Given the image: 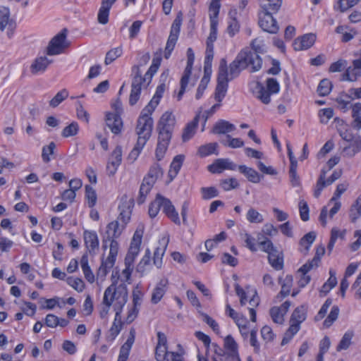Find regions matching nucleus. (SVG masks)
<instances>
[{"label": "nucleus", "instance_id": "nucleus-1", "mask_svg": "<svg viewBox=\"0 0 361 361\" xmlns=\"http://www.w3.org/2000/svg\"><path fill=\"white\" fill-rule=\"evenodd\" d=\"M246 52L238 54L235 60L230 63L228 68L226 61L222 59L219 67L217 85L215 89L214 98L221 102L227 92L228 82L238 77L241 71L247 68V61L250 59Z\"/></svg>", "mask_w": 361, "mask_h": 361}, {"label": "nucleus", "instance_id": "nucleus-2", "mask_svg": "<svg viewBox=\"0 0 361 361\" xmlns=\"http://www.w3.org/2000/svg\"><path fill=\"white\" fill-rule=\"evenodd\" d=\"M161 59L160 57L154 58L152 59V65L143 77L142 76L141 71L139 69V66H133L132 73L133 74V78L129 97V104L131 106L135 105L138 101L140 96L142 84L147 82L148 85L150 82L153 75L157 72L161 64Z\"/></svg>", "mask_w": 361, "mask_h": 361}, {"label": "nucleus", "instance_id": "nucleus-3", "mask_svg": "<svg viewBox=\"0 0 361 361\" xmlns=\"http://www.w3.org/2000/svg\"><path fill=\"white\" fill-rule=\"evenodd\" d=\"M127 299L128 292L124 286L116 287L115 284H111L104 291L102 303L106 306H111L115 302L114 310L116 312H121Z\"/></svg>", "mask_w": 361, "mask_h": 361}, {"label": "nucleus", "instance_id": "nucleus-4", "mask_svg": "<svg viewBox=\"0 0 361 361\" xmlns=\"http://www.w3.org/2000/svg\"><path fill=\"white\" fill-rule=\"evenodd\" d=\"M252 50L248 48L243 49L238 54L242 52H246L250 58L248 61H247V68L250 67V72L254 73L259 71L262 66V59L259 56V54H264L266 52V47L264 44L263 40L256 38L253 39L250 44Z\"/></svg>", "mask_w": 361, "mask_h": 361}, {"label": "nucleus", "instance_id": "nucleus-5", "mask_svg": "<svg viewBox=\"0 0 361 361\" xmlns=\"http://www.w3.org/2000/svg\"><path fill=\"white\" fill-rule=\"evenodd\" d=\"M153 119L146 114H140L137 119L136 133L138 135L137 140L140 144L146 143L152 135L153 127Z\"/></svg>", "mask_w": 361, "mask_h": 361}, {"label": "nucleus", "instance_id": "nucleus-6", "mask_svg": "<svg viewBox=\"0 0 361 361\" xmlns=\"http://www.w3.org/2000/svg\"><path fill=\"white\" fill-rule=\"evenodd\" d=\"M175 125L176 118L172 112H164L157 123L158 136L171 139Z\"/></svg>", "mask_w": 361, "mask_h": 361}, {"label": "nucleus", "instance_id": "nucleus-7", "mask_svg": "<svg viewBox=\"0 0 361 361\" xmlns=\"http://www.w3.org/2000/svg\"><path fill=\"white\" fill-rule=\"evenodd\" d=\"M181 24L182 18L178 16L172 23L170 35L166 42L164 51V58L166 59L170 57L171 52L175 47L180 31Z\"/></svg>", "mask_w": 361, "mask_h": 361}, {"label": "nucleus", "instance_id": "nucleus-8", "mask_svg": "<svg viewBox=\"0 0 361 361\" xmlns=\"http://www.w3.org/2000/svg\"><path fill=\"white\" fill-rule=\"evenodd\" d=\"M187 58V65L180 81V88L177 95V99L178 101L182 99L192 73V66L195 61V54L192 48L188 49Z\"/></svg>", "mask_w": 361, "mask_h": 361}, {"label": "nucleus", "instance_id": "nucleus-9", "mask_svg": "<svg viewBox=\"0 0 361 361\" xmlns=\"http://www.w3.org/2000/svg\"><path fill=\"white\" fill-rule=\"evenodd\" d=\"M274 13L261 11L259 13V25L265 32L276 34L279 31V25L273 17Z\"/></svg>", "mask_w": 361, "mask_h": 361}, {"label": "nucleus", "instance_id": "nucleus-10", "mask_svg": "<svg viewBox=\"0 0 361 361\" xmlns=\"http://www.w3.org/2000/svg\"><path fill=\"white\" fill-rule=\"evenodd\" d=\"M67 30L63 29L61 32L54 36L49 43L47 48V54L49 56L57 55L63 52L65 48Z\"/></svg>", "mask_w": 361, "mask_h": 361}, {"label": "nucleus", "instance_id": "nucleus-11", "mask_svg": "<svg viewBox=\"0 0 361 361\" xmlns=\"http://www.w3.org/2000/svg\"><path fill=\"white\" fill-rule=\"evenodd\" d=\"M341 176V171H335L333 172L331 176L327 180H326V171L322 170L316 184V187L314 191V196L315 197H319L324 188L331 185L334 181L338 180Z\"/></svg>", "mask_w": 361, "mask_h": 361}, {"label": "nucleus", "instance_id": "nucleus-12", "mask_svg": "<svg viewBox=\"0 0 361 361\" xmlns=\"http://www.w3.org/2000/svg\"><path fill=\"white\" fill-rule=\"evenodd\" d=\"M6 27L8 28L7 35L11 38L16 27V23L10 16V11L8 8L0 7V30L3 32Z\"/></svg>", "mask_w": 361, "mask_h": 361}, {"label": "nucleus", "instance_id": "nucleus-13", "mask_svg": "<svg viewBox=\"0 0 361 361\" xmlns=\"http://www.w3.org/2000/svg\"><path fill=\"white\" fill-rule=\"evenodd\" d=\"M359 54L360 57L353 60L352 65L346 68L345 72L342 75V80L354 82L361 77V49Z\"/></svg>", "mask_w": 361, "mask_h": 361}, {"label": "nucleus", "instance_id": "nucleus-14", "mask_svg": "<svg viewBox=\"0 0 361 361\" xmlns=\"http://www.w3.org/2000/svg\"><path fill=\"white\" fill-rule=\"evenodd\" d=\"M121 161L122 149L121 146H116L112 152L106 165V171L109 176H114L116 173Z\"/></svg>", "mask_w": 361, "mask_h": 361}, {"label": "nucleus", "instance_id": "nucleus-15", "mask_svg": "<svg viewBox=\"0 0 361 361\" xmlns=\"http://www.w3.org/2000/svg\"><path fill=\"white\" fill-rule=\"evenodd\" d=\"M106 123L111 131L115 135L119 134L123 126L121 116L111 112L106 114Z\"/></svg>", "mask_w": 361, "mask_h": 361}, {"label": "nucleus", "instance_id": "nucleus-16", "mask_svg": "<svg viewBox=\"0 0 361 361\" xmlns=\"http://www.w3.org/2000/svg\"><path fill=\"white\" fill-rule=\"evenodd\" d=\"M316 40V35L308 33L294 40L293 48L295 51L305 50L310 48Z\"/></svg>", "mask_w": 361, "mask_h": 361}, {"label": "nucleus", "instance_id": "nucleus-17", "mask_svg": "<svg viewBox=\"0 0 361 361\" xmlns=\"http://www.w3.org/2000/svg\"><path fill=\"white\" fill-rule=\"evenodd\" d=\"M135 329L131 328L127 341L121 347L117 361H126L128 360L130 349L135 342Z\"/></svg>", "mask_w": 361, "mask_h": 361}, {"label": "nucleus", "instance_id": "nucleus-18", "mask_svg": "<svg viewBox=\"0 0 361 361\" xmlns=\"http://www.w3.org/2000/svg\"><path fill=\"white\" fill-rule=\"evenodd\" d=\"M236 166L228 159H218L208 166V170L212 173H220L224 169L234 170Z\"/></svg>", "mask_w": 361, "mask_h": 361}, {"label": "nucleus", "instance_id": "nucleus-19", "mask_svg": "<svg viewBox=\"0 0 361 361\" xmlns=\"http://www.w3.org/2000/svg\"><path fill=\"white\" fill-rule=\"evenodd\" d=\"M85 246L90 253L94 252L99 248V238L94 231L85 230L83 233Z\"/></svg>", "mask_w": 361, "mask_h": 361}, {"label": "nucleus", "instance_id": "nucleus-20", "mask_svg": "<svg viewBox=\"0 0 361 361\" xmlns=\"http://www.w3.org/2000/svg\"><path fill=\"white\" fill-rule=\"evenodd\" d=\"M168 283L167 279H162L157 284L152 293L151 302L153 304H157L161 300L166 292Z\"/></svg>", "mask_w": 361, "mask_h": 361}, {"label": "nucleus", "instance_id": "nucleus-21", "mask_svg": "<svg viewBox=\"0 0 361 361\" xmlns=\"http://www.w3.org/2000/svg\"><path fill=\"white\" fill-rule=\"evenodd\" d=\"M162 210L174 224L176 225L180 224L178 213L169 199L164 197Z\"/></svg>", "mask_w": 361, "mask_h": 361}, {"label": "nucleus", "instance_id": "nucleus-22", "mask_svg": "<svg viewBox=\"0 0 361 361\" xmlns=\"http://www.w3.org/2000/svg\"><path fill=\"white\" fill-rule=\"evenodd\" d=\"M51 63L52 60L49 59L47 56L37 57L31 64L30 71L34 75L44 73Z\"/></svg>", "mask_w": 361, "mask_h": 361}, {"label": "nucleus", "instance_id": "nucleus-23", "mask_svg": "<svg viewBox=\"0 0 361 361\" xmlns=\"http://www.w3.org/2000/svg\"><path fill=\"white\" fill-rule=\"evenodd\" d=\"M124 229L123 224H120L119 221L115 220L110 222L106 226V235L107 239L118 238Z\"/></svg>", "mask_w": 361, "mask_h": 361}, {"label": "nucleus", "instance_id": "nucleus-24", "mask_svg": "<svg viewBox=\"0 0 361 361\" xmlns=\"http://www.w3.org/2000/svg\"><path fill=\"white\" fill-rule=\"evenodd\" d=\"M121 312H116L115 318L111 326L109 334L106 336V341L112 342L121 332L123 327V322L121 317Z\"/></svg>", "mask_w": 361, "mask_h": 361}, {"label": "nucleus", "instance_id": "nucleus-25", "mask_svg": "<svg viewBox=\"0 0 361 361\" xmlns=\"http://www.w3.org/2000/svg\"><path fill=\"white\" fill-rule=\"evenodd\" d=\"M348 145L344 147L343 152L348 157H353L361 151V136L355 135L353 140L348 142Z\"/></svg>", "mask_w": 361, "mask_h": 361}, {"label": "nucleus", "instance_id": "nucleus-26", "mask_svg": "<svg viewBox=\"0 0 361 361\" xmlns=\"http://www.w3.org/2000/svg\"><path fill=\"white\" fill-rule=\"evenodd\" d=\"M200 118V113L197 114L193 120L189 122L186 126L185 127L183 135L182 140L183 142H187L190 140L195 135L196 132V128L197 127L199 120Z\"/></svg>", "mask_w": 361, "mask_h": 361}, {"label": "nucleus", "instance_id": "nucleus-27", "mask_svg": "<svg viewBox=\"0 0 361 361\" xmlns=\"http://www.w3.org/2000/svg\"><path fill=\"white\" fill-rule=\"evenodd\" d=\"M142 232L141 231L136 230L133 239L130 243L128 255L137 257L140 252V247L142 243Z\"/></svg>", "mask_w": 361, "mask_h": 361}, {"label": "nucleus", "instance_id": "nucleus-28", "mask_svg": "<svg viewBox=\"0 0 361 361\" xmlns=\"http://www.w3.org/2000/svg\"><path fill=\"white\" fill-rule=\"evenodd\" d=\"M238 170L248 179L249 181L254 183H258L260 182L261 176L254 169L247 167L245 165H240L238 166Z\"/></svg>", "mask_w": 361, "mask_h": 361}, {"label": "nucleus", "instance_id": "nucleus-29", "mask_svg": "<svg viewBox=\"0 0 361 361\" xmlns=\"http://www.w3.org/2000/svg\"><path fill=\"white\" fill-rule=\"evenodd\" d=\"M235 127L233 124L225 120H220L214 125L212 133L214 134H226L233 131Z\"/></svg>", "mask_w": 361, "mask_h": 361}, {"label": "nucleus", "instance_id": "nucleus-30", "mask_svg": "<svg viewBox=\"0 0 361 361\" xmlns=\"http://www.w3.org/2000/svg\"><path fill=\"white\" fill-rule=\"evenodd\" d=\"M154 185V183L143 178L140 187L139 195L137 198V204H142L145 202L147 196L151 191Z\"/></svg>", "mask_w": 361, "mask_h": 361}, {"label": "nucleus", "instance_id": "nucleus-31", "mask_svg": "<svg viewBox=\"0 0 361 361\" xmlns=\"http://www.w3.org/2000/svg\"><path fill=\"white\" fill-rule=\"evenodd\" d=\"M325 253V248L323 245H319L317 247L316 253L314 257V258L311 260L303 264L302 269L307 271L311 270L314 267H317L319 265V263L320 262L321 257L324 255Z\"/></svg>", "mask_w": 361, "mask_h": 361}, {"label": "nucleus", "instance_id": "nucleus-32", "mask_svg": "<svg viewBox=\"0 0 361 361\" xmlns=\"http://www.w3.org/2000/svg\"><path fill=\"white\" fill-rule=\"evenodd\" d=\"M282 5V0H261L262 11L276 13Z\"/></svg>", "mask_w": 361, "mask_h": 361}, {"label": "nucleus", "instance_id": "nucleus-33", "mask_svg": "<svg viewBox=\"0 0 361 361\" xmlns=\"http://www.w3.org/2000/svg\"><path fill=\"white\" fill-rule=\"evenodd\" d=\"M350 109L352 110V117L353 118L352 126L353 128L359 130L361 129V102H356L351 104Z\"/></svg>", "mask_w": 361, "mask_h": 361}, {"label": "nucleus", "instance_id": "nucleus-34", "mask_svg": "<svg viewBox=\"0 0 361 361\" xmlns=\"http://www.w3.org/2000/svg\"><path fill=\"white\" fill-rule=\"evenodd\" d=\"M116 262L115 257L108 256L105 260H102V264L97 271V277L104 279L110 269L114 267Z\"/></svg>", "mask_w": 361, "mask_h": 361}, {"label": "nucleus", "instance_id": "nucleus-35", "mask_svg": "<svg viewBox=\"0 0 361 361\" xmlns=\"http://www.w3.org/2000/svg\"><path fill=\"white\" fill-rule=\"evenodd\" d=\"M164 200V196L160 194H157L154 200L150 203L148 213L151 218H154L158 214L160 208H163Z\"/></svg>", "mask_w": 361, "mask_h": 361}, {"label": "nucleus", "instance_id": "nucleus-36", "mask_svg": "<svg viewBox=\"0 0 361 361\" xmlns=\"http://www.w3.org/2000/svg\"><path fill=\"white\" fill-rule=\"evenodd\" d=\"M268 260L271 267L276 270H281L283 267V259L281 253L277 250L269 253Z\"/></svg>", "mask_w": 361, "mask_h": 361}, {"label": "nucleus", "instance_id": "nucleus-37", "mask_svg": "<svg viewBox=\"0 0 361 361\" xmlns=\"http://www.w3.org/2000/svg\"><path fill=\"white\" fill-rule=\"evenodd\" d=\"M171 139L170 138H166L158 136V143L156 148V157L157 159L160 161L164 157L169 145L170 143Z\"/></svg>", "mask_w": 361, "mask_h": 361}, {"label": "nucleus", "instance_id": "nucleus-38", "mask_svg": "<svg viewBox=\"0 0 361 361\" xmlns=\"http://www.w3.org/2000/svg\"><path fill=\"white\" fill-rule=\"evenodd\" d=\"M307 317V307L305 305H300L293 311L290 322H295L300 325Z\"/></svg>", "mask_w": 361, "mask_h": 361}, {"label": "nucleus", "instance_id": "nucleus-39", "mask_svg": "<svg viewBox=\"0 0 361 361\" xmlns=\"http://www.w3.org/2000/svg\"><path fill=\"white\" fill-rule=\"evenodd\" d=\"M183 159H184V156H183L181 154L176 155L173 158V159L170 165V169L169 171V176L171 180L173 179L178 173V172L181 168V166L183 164Z\"/></svg>", "mask_w": 361, "mask_h": 361}, {"label": "nucleus", "instance_id": "nucleus-40", "mask_svg": "<svg viewBox=\"0 0 361 361\" xmlns=\"http://www.w3.org/2000/svg\"><path fill=\"white\" fill-rule=\"evenodd\" d=\"M163 174L160 166L157 164L152 165L146 176L143 178L154 184H155L157 179Z\"/></svg>", "mask_w": 361, "mask_h": 361}, {"label": "nucleus", "instance_id": "nucleus-41", "mask_svg": "<svg viewBox=\"0 0 361 361\" xmlns=\"http://www.w3.org/2000/svg\"><path fill=\"white\" fill-rule=\"evenodd\" d=\"M293 279L291 275H287L283 283L281 282V278L280 277L279 279V282L281 284V290L277 297H281L283 298L288 295L293 286Z\"/></svg>", "mask_w": 361, "mask_h": 361}, {"label": "nucleus", "instance_id": "nucleus-42", "mask_svg": "<svg viewBox=\"0 0 361 361\" xmlns=\"http://www.w3.org/2000/svg\"><path fill=\"white\" fill-rule=\"evenodd\" d=\"M257 241L259 245L261 247V250L268 253V255H269V253L274 252V250H276V248L274 246L272 242L267 237H264L262 233H259L257 235Z\"/></svg>", "mask_w": 361, "mask_h": 361}, {"label": "nucleus", "instance_id": "nucleus-43", "mask_svg": "<svg viewBox=\"0 0 361 361\" xmlns=\"http://www.w3.org/2000/svg\"><path fill=\"white\" fill-rule=\"evenodd\" d=\"M256 88L257 90L256 95L257 98L264 104H269L271 102V94H272L259 82L257 83Z\"/></svg>", "mask_w": 361, "mask_h": 361}, {"label": "nucleus", "instance_id": "nucleus-44", "mask_svg": "<svg viewBox=\"0 0 361 361\" xmlns=\"http://www.w3.org/2000/svg\"><path fill=\"white\" fill-rule=\"evenodd\" d=\"M218 144L216 142H210L207 145H201L198 149V154L201 157H204L210 154H214L218 155L216 148Z\"/></svg>", "mask_w": 361, "mask_h": 361}, {"label": "nucleus", "instance_id": "nucleus-45", "mask_svg": "<svg viewBox=\"0 0 361 361\" xmlns=\"http://www.w3.org/2000/svg\"><path fill=\"white\" fill-rule=\"evenodd\" d=\"M300 329V325L295 322H290V325L288 330L284 334V336L281 341V345H285L288 343L293 337L298 332Z\"/></svg>", "mask_w": 361, "mask_h": 361}, {"label": "nucleus", "instance_id": "nucleus-46", "mask_svg": "<svg viewBox=\"0 0 361 361\" xmlns=\"http://www.w3.org/2000/svg\"><path fill=\"white\" fill-rule=\"evenodd\" d=\"M80 265L87 281L90 283H93L94 281V275L88 264V258L87 255H84L82 256Z\"/></svg>", "mask_w": 361, "mask_h": 361}, {"label": "nucleus", "instance_id": "nucleus-47", "mask_svg": "<svg viewBox=\"0 0 361 361\" xmlns=\"http://www.w3.org/2000/svg\"><path fill=\"white\" fill-rule=\"evenodd\" d=\"M220 1L212 0L209 8L210 23L218 24V16L220 11Z\"/></svg>", "mask_w": 361, "mask_h": 361}, {"label": "nucleus", "instance_id": "nucleus-48", "mask_svg": "<svg viewBox=\"0 0 361 361\" xmlns=\"http://www.w3.org/2000/svg\"><path fill=\"white\" fill-rule=\"evenodd\" d=\"M346 95L348 94L341 93L336 99V102L337 104V108L343 112H346L350 109L351 99H348Z\"/></svg>", "mask_w": 361, "mask_h": 361}, {"label": "nucleus", "instance_id": "nucleus-49", "mask_svg": "<svg viewBox=\"0 0 361 361\" xmlns=\"http://www.w3.org/2000/svg\"><path fill=\"white\" fill-rule=\"evenodd\" d=\"M250 307H248L250 320L253 322H256V310L255 308L259 304V298L257 295V293L255 290H253L252 298L249 300Z\"/></svg>", "mask_w": 361, "mask_h": 361}, {"label": "nucleus", "instance_id": "nucleus-50", "mask_svg": "<svg viewBox=\"0 0 361 361\" xmlns=\"http://www.w3.org/2000/svg\"><path fill=\"white\" fill-rule=\"evenodd\" d=\"M246 219L250 224H261L264 221L263 215L253 207L248 209Z\"/></svg>", "mask_w": 361, "mask_h": 361}, {"label": "nucleus", "instance_id": "nucleus-51", "mask_svg": "<svg viewBox=\"0 0 361 361\" xmlns=\"http://www.w3.org/2000/svg\"><path fill=\"white\" fill-rule=\"evenodd\" d=\"M331 82L328 79H323L320 81L317 87V91L319 96L325 97L327 96L331 92Z\"/></svg>", "mask_w": 361, "mask_h": 361}, {"label": "nucleus", "instance_id": "nucleus-52", "mask_svg": "<svg viewBox=\"0 0 361 361\" xmlns=\"http://www.w3.org/2000/svg\"><path fill=\"white\" fill-rule=\"evenodd\" d=\"M316 238V233L314 231H310L305 235L300 240V245L304 247L305 252H307L311 245L313 243Z\"/></svg>", "mask_w": 361, "mask_h": 361}, {"label": "nucleus", "instance_id": "nucleus-53", "mask_svg": "<svg viewBox=\"0 0 361 361\" xmlns=\"http://www.w3.org/2000/svg\"><path fill=\"white\" fill-rule=\"evenodd\" d=\"M353 337V331H347L344 334L343 336L341 341L339 342L338 345L336 347L337 351H341L343 350L348 349L350 344H351V340Z\"/></svg>", "mask_w": 361, "mask_h": 361}, {"label": "nucleus", "instance_id": "nucleus-54", "mask_svg": "<svg viewBox=\"0 0 361 361\" xmlns=\"http://www.w3.org/2000/svg\"><path fill=\"white\" fill-rule=\"evenodd\" d=\"M68 92L66 89H63L50 100V106L55 108L58 106L63 101L68 97Z\"/></svg>", "mask_w": 361, "mask_h": 361}, {"label": "nucleus", "instance_id": "nucleus-55", "mask_svg": "<svg viewBox=\"0 0 361 361\" xmlns=\"http://www.w3.org/2000/svg\"><path fill=\"white\" fill-rule=\"evenodd\" d=\"M118 209L120 210V214L116 221H119L120 224H123V226L126 228L130 221L131 212L129 207L126 208L124 206H119Z\"/></svg>", "mask_w": 361, "mask_h": 361}, {"label": "nucleus", "instance_id": "nucleus-56", "mask_svg": "<svg viewBox=\"0 0 361 361\" xmlns=\"http://www.w3.org/2000/svg\"><path fill=\"white\" fill-rule=\"evenodd\" d=\"M123 50L121 47H116L109 50L105 57L104 63L106 65L111 63L117 58L121 56Z\"/></svg>", "mask_w": 361, "mask_h": 361}, {"label": "nucleus", "instance_id": "nucleus-57", "mask_svg": "<svg viewBox=\"0 0 361 361\" xmlns=\"http://www.w3.org/2000/svg\"><path fill=\"white\" fill-rule=\"evenodd\" d=\"M110 9L111 7L102 4L97 16V20L99 23L105 25L108 23Z\"/></svg>", "mask_w": 361, "mask_h": 361}, {"label": "nucleus", "instance_id": "nucleus-58", "mask_svg": "<svg viewBox=\"0 0 361 361\" xmlns=\"http://www.w3.org/2000/svg\"><path fill=\"white\" fill-rule=\"evenodd\" d=\"M284 312H282L281 308L273 307L270 309V316L274 322L281 324L284 322Z\"/></svg>", "mask_w": 361, "mask_h": 361}, {"label": "nucleus", "instance_id": "nucleus-59", "mask_svg": "<svg viewBox=\"0 0 361 361\" xmlns=\"http://www.w3.org/2000/svg\"><path fill=\"white\" fill-rule=\"evenodd\" d=\"M79 130L78 123L75 121L72 122L68 126L65 127L61 133L63 137H69L78 134Z\"/></svg>", "mask_w": 361, "mask_h": 361}, {"label": "nucleus", "instance_id": "nucleus-60", "mask_svg": "<svg viewBox=\"0 0 361 361\" xmlns=\"http://www.w3.org/2000/svg\"><path fill=\"white\" fill-rule=\"evenodd\" d=\"M330 277L329 278L328 281L322 286L321 292L324 293L326 294L329 292L331 289H332L337 283V279L335 276V273L330 270L329 271Z\"/></svg>", "mask_w": 361, "mask_h": 361}, {"label": "nucleus", "instance_id": "nucleus-61", "mask_svg": "<svg viewBox=\"0 0 361 361\" xmlns=\"http://www.w3.org/2000/svg\"><path fill=\"white\" fill-rule=\"evenodd\" d=\"M85 197L87 199L88 206L92 207L97 202V194L95 190L90 185L85 186Z\"/></svg>", "mask_w": 361, "mask_h": 361}, {"label": "nucleus", "instance_id": "nucleus-62", "mask_svg": "<svg viewBox=\"0 0 361 361\" xmlns=\"http://www.w3.org/2000/svg\"><path fill=\"white\" fill-rule=\"evenodd\" d=\"M56 148V145L54 142H50L47 146H44L42 148V158L44 162L48 163L50 161V155L54 154Z\"/></svg>", "mask_w": 361, "mask_h": 361}, {"label": "nucleus", "instance_id": "nucleus-63", "mask_svg": "<svg viewBox=\"0 0 361 361\" xmlns=\"http://www.w3.org/2000/svg\"><path fill=\"white\" fill-rule=\"evenodd\" d=\"M200 191L204 200H209L219 195V191L215 187H203Z\"/></svg>", "mask_w": 361, "mask_h": 361}, {"label": "nucleus", "instance_id": "nucleus-64", "mask_svg": "<svg viewBox=\"0 0 361 361\" xmlns=\"http://www.w3.org/2000/svg\"><path fill=\"white\" fill-rule=\"evenodd\" d=\"M349 216L350 221L353 223L361 216V205L357 203V200L351 206Z\"/></svg>", "mask_w": 361, "mask_h": 361}]
</instances>
